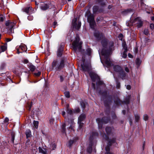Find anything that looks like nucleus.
<instances>
[{
  "label": "nucleus",
  "mask_w": 154,
  "mask_h": 154,
  "mask_svg": "<svg viewBox=\"0 0 154 154\" xmlns=\"http://www.w3.org/2000/svg\"><path fill=\"white\" fill-rule=\"evenodd\" d=\"M101 43L103 48L101 51H99L100 54H101L102 55V57H100L101 62L103 65L105 64L107 67L112 66L113 64L110 60L109 56L111 53L113 43V42H111L109 44L110 46L109 47V50L107 49V48L108 44L106 39H103L101 42Z\"/></svg>",
  "instance_id": "1"
},
{
  "label": "nucleus",
  "mask_w": 154,
  "mask_h": 154,
  "mask_svg": "<svg viewBox=\"0 0 154 154\" xmlns=\"http://www.w3.org/2000/svg\"><path fill=\"white\" fill-rule=\"evenodd\" d=\"M82 42L80 41L79 37L78 36H76L75 40L72 43V47L74 51L76 52H81Z\"/></svg>",
  "instance_id": "2"
},
{
  "label": "nucleus",
  "mask_w": 154,
  "mask_h": 154,
  "mask_svg": "<svg viewBox=\"0 0 154 154\" xmlns=\"http://www.w3.org/2000/svg\"><path fill=\"white\" fill-rule=\"evenodd\" d=\"M15 23L10 20H8L5 23V28L7 29V32L10 34L14 33L13 27L15 25Z\"/></svg>",
  "instance_id": "3"
},
{
  "label": "nucleus",
  "mask_w": 154,
  "mask_h": 154,
  "mask_svg": "<svg viewBox=\"0 0 154 154\" xmlns=\"http://www.w3.org/2000/svg\"><path fill=\"white\" fill-rule=\"evenodd\" d=\"M64 60L62 59L60 62L57 60L54 61L52 64L53 68H55L57 70H59L62 69L64 66Z\"/></svg>",
  "instance_id": "4"
},
{
  "label": "nucleus",
  "mask_w": 154,
  "mask_h": 154,
  "mask_svg": "<svg viewBox=\"0 0 154 154\" xmlns=\"http://www.w3.org/2000/svg\"><path fill=\"white\" fill-rule=\"evenodd\" d=\"M113 69L115 71L119 73V76L122 79H124L126 76V74L122 68L120 66L117 65L113 66Z\"/></svg>",
  "instance_id": "5"
},
{
  "label": "nucleus",
  "mask_w": 154,
  "mask_h": 154,
  "mask_svg": "<svg viewBox=\"0 0 154 154\" xmlns=\"http://www.w3.org/2000/svg\"><path fill=\"white\" fill-rule=\"evenodd\" d=\"M89 75L91 78L92 81L93 82H95L96 81H97V84H102L103 83L102 82L99 81V77L95 73L91 72L89 73Z\"/></svg>",
  "instance_id": "6"
},
{
  "label": "nucleus",
  "mask_w": 154,
  "mask_h": 154,
  "mask_svg": "<svg viewBox=\"0 0 154 154\" xmlns=\"http://www.w3.org/2000/svg\"><path fill=\"white\" fill-rule=\"evenodd\" d=\"M88 21L89 23L90 27L92 29H94L95 24L94 17L93 15H90L88 17Z\"/></svg>",
  "instance_id": "7"
},
{
  "label": "nucleus",
  "mask_w": 154,
  "mask_h": 154,
  "mask_svg": "<svg viewBox=\"0 0 154 154\" xmlns=\"http://www.w3.org/2000/svg\"><path fill=\"white\" fill-rule=\"evenodd\" d=\"M97 122L98 123L99 128H101L102 124L104 123H107L109 121V119L105 117L102 118L101 119L100 118H97Z\"/></svg>",
  "instance_id": "8"
},
{
  "label": "nucleus",
  "mask_w": 154,
  "mask_h": 154,
  "mask_svg": "<svg viewBox=\"0 0 154 154\" xmlns=\"http://www.w3.org/2000/svg\"><path fill=\"white\" fill-rule=\"evenodd\" d=\"M77 21V18H74L73 19L72 22V26L76 29L78 30L81 26V22L79 21H78L77 23L76 22Z\"/></svg>",
  "instance_id": "9"
},
{
  "label": "nucleus",
  "mask_w": 154,
  "mask_h": 154,
  "mask_svg": "<svg viewBox=\"0 0 154 154\" xmlns=\"http://www.w3.org/2000/svg\"><path fill=\"white\" fill-rule=\"evenodd\" d=\"M16 48L17 50V53L18 54L25 51L27 50L26 46L24 44L21 45L20 46L17 47Z\"/></svg>",
  "instance_id": "10"
},
{
  "label": "nucleus",
  "mask_w": 154,
  "mask_h": 154,
  "mask_svg": "<svg viewBox=\"0 0 154 154\" xmlns=\"http://www.w3.org/2000/svg\"><path fill=\"white\" fill-rule=\"evenodd\" d=\"M134 22L137 25L138 28L141 27L143 25V22L140 18L137 17L135 18Z\"/></svg>",
  "instance_id": "11"
},
{
  "label": "nucleus",
  "mask_w": 154,
  "mask_h": 154,
  "mask_svg": "<svg viewBox=\"0 0 154 154\" xmlns=\"http://www.w3.org/2000/svg\"><path fill=\"white\" fill-rule=\"evenodd\" d=\"M94 35L98 40L103 38V34L101 33H100L98 31H95L94 33Z\"/></svg>",
  "instance_id": "12"
},
{
  "label": "nucleus",
  "mask_w": 154,
  "mask_h": 154,
  "mask_svg": "<svg viewBox=\"0 0 154 154\" xmlns=\"http://www.w3.org/2000/svg\"><path fill=\"white\" fill-rule=\"evenodd\" d=\"M82 67L84 71L88 72L89 71L91 68V66L90 65H86L84 64H82Z\"/></svg>",
  "instance_id": "13"
},
{
  "label": "nucleus",
  "mask_w": 154,
  "mask_h": 154,
  "mask_svg": "<svg viewBox=\"0 0 154 154\" xmlns=\"http://www.w3.org/2000/svg\"><path fill=\"white\" fill-rule=\"evenodd\" d=\"M32 8L29 6L23 8V10L24 12L29 14H31V12H32Z\"/></svg>",
  "instance_id": "14"
},
{
  "label": "nucleus",
  "mask_w": 154,
  "mask_h": 154,
  "mask_svg": "<svg viewBox=\"0 0 154 154\" xmlns=\"http://www.w3.org/2000/svg\"><path fill=\"white\" fill-rule=\"evenodd\" d=\"M85 118V116L84 114H82L79 117L78 122L83 121Z\"/></svg>",
  "instance_id": "15"
},
{
  "label": "nucleus",
  "mask_w": 154,
  "mask_h": 154,
  "mask_svg": "<svg viewBox=\"0 0 154 154\" xmlns=\"http://www.w3.org/2000/svg\"><path fill=\"white\" fill-rule=\"evenodd\" d=\"M7 49L6 45H4L0 47V53L2 52H4L6 51Z\"/></svg>",
  "instance_id": "16"
},
{
  "label": "nucleus",
  "mask_w": 154,
  "mask_h": 154,
  "mask_svg": "<svg viewBox=\"0 0 154 154\" xmlns=\"http://www.w3.org/2000/svg\"><path fill=\"white\" fill-rule=\"evenodd\" d=\"M28 67L32 72L34 71L35 69V67L31 63L29 64Z\"/></svg>",
  "instance_id": "17"
},
{
  "label": "nucleus",
  "mask_w": 154,
  "mask_h": 154,
  "mask_svg": "<svg viewBox=\"0 0 154 154\" xmlns=\"http://www.w3.org/2000/svg\"><path fill=\"white\" fill-rule=\"evenodd\" d=\"M97 135L98 134L96 132H92L90 137V140H91L92 139L94 138L95 137L97 136Z\"/></svg>",
  "instance_id": "18"
},
{
  "label": "nucleus",
  "mask_w": 154,
  "mask_h": 154,
  "mask_svg": "<svg viewBox=\"0 0 154 154\" xmlns=\"http://www.w3.org/2000/svg\"><path fill=\"white\" fill-rule=\"evenodd\" d=\"M63 47H61V49H59L58 51L57 55L58 57H61L62 54V52L63 51Z\"/></svg>",
  "instance_id": "19"
},
{
  "label": "nucleus",
  "mask_w": 154,
  "mask_h": 154,
  "mask_svg": "<svg viewBox=\"0 0 154 154\" xmlns=\"http://www.w3.org/2000/svg\"><path fill=\"white\" fill-rule=\"evenodd\" d=\"M26 135L27 138H28L30 137L31 135V133L30 130H27L26 132Z\"/></svg>",
  "instance_id": "20"
},
{
  "label": "nucleus",
  "mask_w": 154,
  "mask_h": 154,
  "mask_svg": "<svg viewBox=\"0 0 154 154\" xmlns=\"http://www.w3.org/2000/svg\"><path fill=\"white\" fill-rule=\"evenodd\" d=\"M127 48H126L125 49V50L124 51L122 55V57L124 58H125L127 56Z\"/></svg>",
  "instance_id": "21"
},
{
  "label": "nucleus",
  "mask_w": 154,
  "mask_h": 154,
  "mask_svg": "<svg viewBox=\"0 0 154 154\" xmlns=\"http://www.w3.org/2000/svg\"><path fill=\"white\" fill-rule=\"evenodd\" d=\"M39 152L43 154H46V151L45 150L43 149L41 147L38 148Z\"/></svg>",
  "instance_id": "22"
},
{
  "label": "nucleus",
  "mask_w": 154,
  "mask_h": 154,
  "mask_svg": "<svg viewBox=\"0 0 154 154\" xmlns=\"http://www.w3.org/2000/svg\"><path fill=\"white\" fill-rule=\"evenodd\" d=\"M106 131L107 134H109L112 131V128L111 127H107L106 128Z\"/></svg>",
  "instance_id": "23"
},
{
  "label": "nucleus",
  "mask_w": 154,
  "mask_h": 154,
  "mask_svg": "<svg viewBox=\"0 0 154 154\" xmlns=\"http://www.w3.org/2000/svg\"><path fill=\"white\" fill-rule=\"evenodd\" d=\"M49 8V7L47 5H45L41 6V9L43 10H46Z\"/></svg>",
  "instance_id": "24"
},
{
  "label": "nucleus",
  "mask_w": 154,
  "mask_h": 154,
  "mask_svg": "<svg viewBox=\"0 0 154 154\" xmlns=\"http://www.w3.org/2000/svg\"><path fill=\"white\" fill-rule=\"evenodd\" d=\"M33 124L35 128H38V121H34L33 122Z\"/></svg>",
  "instance_id": "25"
},
{
  "label": "nucleus",
  "mask_w": 154,
  "mask_h": 154,
  "mask_svg": "<svg viewBox=\"0 0 154 154\" xmlns=\"http://www.w3.org/2000/svg\"><path fill=\"white\" fill-rule=\"evenodd\" d=\"M91 51V49L90 48H88L86 50L87 54L88 55H90Z\"/></svg>",
  "instance_id": "26"
},
{
  "label": "nucleus",
  "mask_w": 154,
  "mask_h": 154,
  "mask_svg": "<svg viewBox=\"0 0 154 154\" xmlns=\"http://www.w3.org/2000/svg\"><path fill=\"white\" fill-rule=\"evenodd\" d=\"M140 116L138 114L135 115V120L136 122H138L140 119Z\"/></svg>",
  "instance_id": "27"
},
{
  "label": "nucleus",
  "mask_w": 154,
  "mask_h": 154,
  "mask_svg": "<svg viewBox=\"0 0 154 154\" xmlns=\"http://www.w3.org/2000/svg\"><path fill=\"white\" fill-rule=\"evenodd\" d=\"M66 112L69 115H71L73 113V110L70 109L67 110Z\"/></svg>",
  "instance_id": "28"
},
{
  "label": "nucleus",
  "mask_w": 154,
  "mask_h": 154,
  "mask_svg": "<svg viewBox=\"0 0 154 154\" xmlns=\"http://www.w3.org/2000/svg\"><path fill=\"white\" fill-rule=\"evenodd\" d=\"M66 125L65 124L62 125V131L64 133L65 131Z\"/></svg>",
  "instance_id": "29"
},
{
  "label": "nucleus",
  "mask_w": 154,
  "mask_h": 154,
  "mask_svg": "<svg viewBox=\"0 0 154 154\" xmlns=\"http://www.w3.org/2000/svg\"><path fill=\"white\" fill-rule=\"evenodd\" d=\"M65 96L67 98H69L70 97L69 93V92L66 91L64 93Z\"/></svg>",
  "instance_id": "30"
},
{
  "label": "nucleus",
  "mask_w": 154,
  "mask_h": 154,
  "mask_svg": "<svg viewBox=\"0 0 154 154\" xmlns=\"http://www.w3.org/2000/svg\"><path fill=\"white\" fill-rule=\"evenodd\" d=\"M149 118L147 114H144L143 115V119L145 121H147L148 120Z\"/></svg>",
  "instance_id": "31"
},
{
  "label": "nucleus",
  "mask_w": 154,
  "mask_h": 154,
  "mask_svg": "<svg viewBox=\"0 0 154 154\" xmlns=\"http://www.w3.org/2000/svg\"><path fill=\"white\" fill-rule=\"evenodd\" d=\"M4 6V2L3 0H0V8Z\"/></svg>",
  "instance_id": "32"
},
{
  "label": "nucleus",
  "mask_w": 154,
  "mask_h": 154,
  "mask_svg": "<svg viewBox=\"0 0 154 154\" xmlns=\"http://www.w3.org/2000/svg\"><path fill=\"white\" fill-rule=\"evenodd\" d=\"M141 63V60L139 58H137L136 60V63L137 65H139Z\"/></svg>",
  "instance_id": "33"
},
{
  "label": "nucleus",
  "mask_w": 154,
  "mask_h": 154,
  "mask_svg": "<svg viewBox=\"0 0 154 154\" xmlns=\"http://www.w3.org/2000/svg\"><path fill=\"white\" fill-rule=\"evenodd\" d=\"M116 140V139L115 138H113L112 140L110 141L108 143V144L110 145L111 144L113 143H114L115 142Z\"/></svg>",
  "instance_id": "34"
},
{
  "label": "nucleus",
  "mask_w": 154,
  "mask_h": 154,
  "mask_svg": "<svg viewBox=\"0 0 154 154\" xmlns=\"http://www.w3.org/2000/svg\"><path fill=\"white\" fill-rule=\"evenodd\" d=\"M5 17L3 15H0V20L1 21L3 22L5 19Z\"/></svg>",
  "instance_id": "35"
},
{
  "label": "nucleus",
  "mask_w": 154,
  "mask_h": 154,
  "mask_svg": "<svg viewBox=\"0 0 154 154\" xmlns=\"http://www.w3.org/2000/svg\"><path fill=\"white\" fill-rule=\"evenodd\" d=\"M86 104V103L83 101L81 102V105L83 108H84L85 107Z\"/></svg>",
  "instance_id": "36"
},
{
  "label": "nucleus",
  "mask_w": 154,
  "mask_h": 154,
  "mask_svg": "<svg viewBox=\"0 0 154 154\" xmlns=\"http://www.w3.org/2000/svg\"><path fill=\"white\" fill-rule=\"evenodd\" d=\"M60 81L61 82H62L64 80L65 77L63 76L60 75Z\"/></svg>",
  "instance_id": "37"
},
{
  "label": "nucleus",
  "mask_w": 154,
  "mask_h": 154,
  "mask_svg": "<svg viewBox=\"0 0 154 154\" xmlns=\"http://www.w3.org/2000/svg\"><path fill=\"white\" fill-rule=\"evenodd\" d=\"M92 150V148L91 146H90L89 148H88L87 151L89 153H91Z\"/></svg>",
  "instance_id": "38"
},
{
  "label": "nucleus",
  "mask_w": 154,
  "mask_h": 154,
  "mask_svg": "<svg viewBox=\"0 0 154 154\" xmlns=\"http://www.w3.org/2000/svg\"><path fill=\"white\" fill-rule=\"evenodd\" d=\"M74 123V122L73 120H72L71 121V123H70V126L69 127V128L71 129H72V125H73Z\"/></svg>",
  "instance_id": "39"
},
{
  "label": "nucleus",
  "mask_w": 154,
  "mask_h": 154,
  "mask_svg": "<svg viewBox=\"0 0 154 154\" xmlns=\"http://www.w3.org/2000/svg\"><path fill=\"white\" fill-rule=\"evenodd\" d=\"M74 141L73 140H70L69 141L68 143V145L69 146H70L73 143Z\"/></svg>",
  "instance_id": "40"
},
{
  "label": "nucleus",
  "mask_w": 154,
  "mask_h": 154,
  "mask_svg": "<svg viewBox=\"0 0 154 154\" xmlns=\"http://www.w3.org/2000/svg\"><path fill=\"white\" fill-rule=\"evenodd\" d=\"M80 111V109L79 108H76L74 111V112L75 113H78Z\"/></svg>",
  "instance_id": "41"
},
{
  "label": "nucleus",
  "mask_w": 154,
  "mask_h": 154,
  "mask_svg": "<svg viewBox=\"0 0 154 154\" xmlns=\"http://www.w3.org/2000/svg\"><path fill=\"white\" fill-rule=\"evenodd\" d=\"M98 9V7L97 6H95L93 7V10L94 12L96 11Z\"/></svg>",
  "instance_id": "42"
},
{
  "label": "nucleus",
  "mask_w": 154,
  "mask_h": 154,
  "mask_svg": "<svg viewBox=\"0 0 154 154\" xmlns=\"http://www.w3.org/2000/svg\"><path fill=\"white\" fill-rule=\"evenodd\" d=\"M79 124V128H82L83 125V123H82V122H78Z\"/></svg>",
  "instance_id": "43"
},
{
  "label": "nucleus",
  "mask_w": 154,
  "mask_h": 154,
  "mask_svg": "<svg viewBox=\"0 0 154 154\" xmlns=\"http://www.w3.org/2000/svg\"><path fill=\"white\" fill-rule=\"evenodd\" d=\"M103 138L106 140H108V137L107 136L106 134H104L103 135Z\"/></svg>",
  "instance_id": "44"
},
{
  "label": "nucleus",
  "mask_w": 154,
  "mask_h": 154,
  "mask_svg": "<svg viewBox=\"0 0 154 154\" xmlns=\"http://www.w3.org/2000/svg\"><path fill=\"white\" fill-rule=\"evenodd\" d=\"M120 83L119 82H116V88H120Z\"/></svg>",
  "instance_id": "45"
},
{
  "label": "nucleus",
  "mask_w": 154,
  "mask_h": 154,
  "mask_svg": "<svg viewBox=\"0 0 154 154\" xmlns=\"http://www.w3.org/2000/svg\"><path fill=\"white\" fill-rule=\"evenodd\" d=\"M41 74L40 72H38L37 73H35L34 75L36 76H39Z\"/></svg>",
  "instance_id": "46"
},
{
  "label": "nucleus",
  "mask_w": 154,
  "mask_h": 154,
  "mask_svg": "<svg viewBox=\"0 0 154 154\" xmlns=\"http://www.w3.org/2000/svg\"><path fill=\"white\" fill-rule=\"evenodd\" d=\"M11 139L13 143H14V134H11Z\"/></svg>",
  "instance_id": "47"
},
{
  "label": "nucleus",
  "mask_w": 154,
  "mask_h": 154,
  "mask_svg": "<svg viewBox=\"0 0 154 154\" xmlns=\"http://www.w3.org/2000/svg\"><path fill=\"white\" fill-rule=\"evenodd\" d=\"M150 28L152 29H154V24L153 23L150 24Z\"/></svg>",
  "instance_id": "48"
},
{
  "label": "nucleus",
  "mask_w": 154,
  "mask_h": 154,
  "mask_svg": "<svg viewBox=\"0 0 154 154\" xmlns=\"http://www.w3.org/2000/svg\"><path fill=\"white\" fill-rule=\"evenodd\" d=\"M119 37L121 40H122V38H123V35L122 34H120L119 35Z\"/></svg>",
  "instance_id": "49"
},
{
  "label": "nucleus",
  "mask_w": 154,
  "mask_h": 154,
  "mask_svg": "<svg viewBox=\"0 0 154 154\" xmlns=\"http://www.w3.org/2000/svg\"><path fill=\"white\" fill-rule=\"evenodd\" d=\"M57 23L56 21H54L53 23V27L55 28L57 25Z\"/></svg>",
  "instance_id": "50"
},
{
  "label": "nucleus",
  "mask_w": 154,
  "mask_h": 154,
  "mask_svg": "<svg viewBox=\"0 0 154 154\" xmlns=\"http://www.w3.org/2000/svg\"><path fill=\"white\" fill-rule=\"evenodd\" d=\"M8 121H9V119L7 118H5V119L4 121V122L5 123H7L8 122Z\"/></svg>",
  "instance_id": "51"
},
{
  "label": "nucleus",
  "mask_w": 154,
  "mask_h": 154,
  "mask_svg": "<svg viewBox=\"0 0 154 154\" xmlns=\"http://www.w3.org/2000/svg\"><path fill=\"white\" fill-rule=\"evenodd\" d=\"M144 32L145 35H147L148 34V31L147 30H145Z\"/></svg>",
  "instance_id": "52"
},
{
  "label": "nucleus",
  "mask_w": 154,
  "mask_h": 154,
  "mask_svg": "<svg viewBox=\"0 0 154 154\" xmlns=\"http://www.w3.org/2000/svg\"><path fill=\"white\" fill-rule=\"evenodd\" d=\"M33 17L30 16H29L28 17V19L29 20H31L32 19Z\"/></svg>",
  "instance_id": "53"
},
{
  "label": "nucleus",
  "mask_w": 154,
  "mask_h": 154,
  "mask_svg": "<svg viewBox=\"0 0 154 154\" xmlns=\"http://www.w3.org/2000/svg\"><path fill=\"white\" fill-rule=\"evenodd\" d=\"M125 71L127 72H129V71L128 68L127 67H126L125 68Z\"/></svg>",
  "instance_id": "54"
},
{
  "label": "nucleus",
  "mask_w": 154,
  "mask_h": 154,
  "mask_svg": "<svg viewBox=\"0 0 154 154\" xmlns=\"http://www.w3.org/2000/svg\"><path fill=\"white\" fill-rule=\"evenodd\" d=\"M28 106L27 109H28V110H30L31 107V105H29V104H28Z\"/></svg>",
  "instance_id": "55"
},
{
  "label": "nucleus",
  "mask_w": 154,
  "mask_h": 154,
  "mask_svg": "<svg viewBox=\"0 0 154 154\" xmlns=\"http://www.w3.org/2000/svg\"><path fill=\"white\" fill-rule=\"evenodd\" d=\"M127 88L128 89V90H130L131 89V86L129 85H127Z\"/></svg>",
  "instance_id": "56"
},
{
  "label": "nucleus",
  "mask_w": 154,
  "mask_h": 154,
  "mask_svg": "<svg viewBox=\"0 0 154 154\" xmlns=\"http://www.w3.org/2000/svg\"><path fill=\"white\" fill-rule=\"evenodd\" d=\"M129 99L126 100L125 101V103L126 104H128V103H129Z\"/></svg>",
  "instance_id": "57"
},
{
  "label": "nucleus",
  "mask_w": 154,
  "mask_h": 154,
  "mask_svg": "<svg viewBox=\"0 0 154 154\" xmlns=\"http://www.w3.org/2000/svg\"><path fill=\"white\" fill-rule=\"evenodd\" d=\"M11 40V38H7L6 39V41L7 42H8L10 41Z\"/></svg>",
  "instance_id": "58"
},
{
  "label": "nucleus",
  "mask_w": 154,
  "mask_h": 154,
  "mask_svg": "<svg viewBox=\"0 0 154 154\" xmlns=\"http://www.w3.org/2000/svg\"><path fill=\"white\" fill-rule=\"evenodd\" d=\"M128 56L130 58H132L133 57V56L130 54H128Z\"/></svg>",
  "instance_id": "59"
},
{
  "label": "nucleus",
  "mask_w": 154,
  "mask_h": 154,
  "mask_svg": "<svg viewBox=\"0 0 154 154\" xmlns=\"http://www.w3.org/2000/svg\"><path fill=\"white\" fill-rule=\"evenodd\" d=\"M65 113H66V112L65 111H63L62 112V115L64 116H64L65 114Z\"/></svg>",
  "instance_id": "60"
},
{
  "label": "nucleus",
  "mask_w": 154,
  "mask_h": 154,
  "mask_svg": "<svg viewBox=\"0 0 154 154\" xmlns=\"http://www.w3.org/2000/svg\"><path fill=\"white\" fill-rule=\"evenodd\" d=\"M24 63H28V60H24Z\"/></svg>",
  "instance_id": "61"
},
{
  "label": "nucleus",
  "mask_w": 154,
  "mask_h": 154,
  "mask_svg": "<svg viewBox=\"0 0 154 154\" xmlns=\"http://www.w3.org/2000/svg\"><path fill=\"white\" fill-rule=\"evenodd\" d=\"M69 105L68 104H67L66 105V110L69 109Z\"/></svg>",
  "instance_id": "62"
},
{
  "label": "nucleus",
  "mask_w": 154,
  "mask_h": 154,
  "mask_svg": "<svg viewBox=\"0 0 154 154\" xmlns=\"http://www.w3.org/2000/svg\"><path fill=\"white\" fill-rule=\"evenodd\" d=\"M93 87L95 89V84L93 83L92 84Z\"/></svg>",
  "instance_id": "63"
},
{
  "label": "nucleus",
  "mask_w": 154,
  "mask_h": 154,
  "mask_svg": "<svg viewBox=\"0 0 154 154\" xmlns=\"http://www.w3.org/2000/svg\"><path fill=\"white\" fill-rule=\"evenodd\" d=\"M82 60L83 63H84L85 61V59H84L83 57H82Z\"/></svg>",
  "instance_id": "64"
}]
</instances>
